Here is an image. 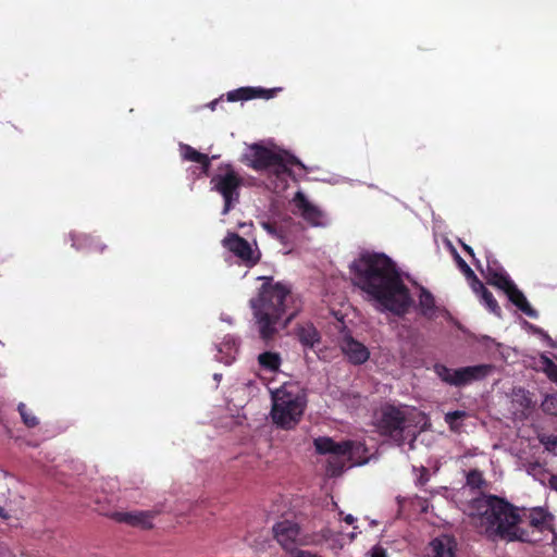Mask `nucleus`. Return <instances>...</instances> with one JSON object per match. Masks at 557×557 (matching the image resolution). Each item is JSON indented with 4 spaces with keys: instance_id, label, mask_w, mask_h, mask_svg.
Here are the masks:
<instances>
[{
    "instance_id": "6ab92c4d",
    "label": "nucleus",
    "mask_w": 557,
    "mask_h": 557,
    "mask_svg": "<svg viewBox=\"0 0 557 557\" xmlns=\"http://www.w3.org/2000/svg\"><path fill=\"white\" fill-rule=\"evenodd\" d=\"M485 278L487 284L495 286L503 292L513 283L507 272L502 267L497 265L496 262H494L493 265L490 263L487 264Z\"/></svg>"
},
{
    "instance_id": "c85d7f7f",
    "label": "nucleus",
    "mask_w": 557,
    "mask_h": 557,
    "mask_svg": "<svg viewBox=\"0 0 557 557\" xmlns=\"http://www.w3.org/2000/svg\"><path fill=\"white\" fill-rule=\"evenodd\" d=\"M467 485L471 488H482L485 485L483 474L478 469H472L467 473Z\"/></svg>"
},
{
    "instance_id": "f03ea898",
    "label": "nucleus",
    "mask_w": 557,
    "mask_h": 557,
    "mask_svg": "<svg viewBox=\"0 0 557 557\" xmlns=\"http://www.w3.org/2000/svg\"><path fill=\"white\" fill-rule=\"evenodd\" d=\"M350 270L355 285L396 315L408 312L412 299L396 263L385 253L364 251L354 260Z\"/></svg>"
},
{
    "instance_id": "f257e3e1",
    "label": "nucleus",
    "mask_w": 557,
    "mask_h": 557,
    "mask_svg": "<svg viewBox=\"0 0 557 557\" xmlns=\"http://www.w3.org/2000/svg\"><path fill=\"white\" fill-rule=\"evenodd\" d=\"M472 516L490 541L532 543L534 533L554 531V516L544 507H518L497 495H483L471 502Z\"/></svg>"
},
{
    "instance_id": "39448f33",
    "label": "nucleus",
    "mask_w": 557,
    "mask_h": 557,
    "mask_svg": "<svg viewBox=\"0 0 557 557\" xmlns=\"http://www.w3.org/2000/svg\"><path fill=\"white\" fill-rule=\"evenodd\" d=\"M307 406L305 393L295 384H284L272 393L271 418L284 430L294 429Z\"/></svg>"
},
{
    "instance_id": "423d86ee",
    "label": "nucleus",
    "mask_w": 557,
    "mask_h": 557,
    "mask_svg": "<svg viewBox=\"0 0 557 557\" xmlns=\"http://www.w3.org/2000/svg\"><path fill=\"white\" fill-rule=\"evenodd\" d=\"M212 189L218 191L224 200L223 214L239 202V189L243 185V177L231 164L219 168V172L211 177Z\"/></svg>"
},
{
    "instance_id": "e433bc0d",
    "label": "nucleus",
    "mask_w": 557,
    "mask_h": 557,
    "mask_svg": "<svg viewBox=\"0 0 557 557\" xmlns=\"http://www.w3.org/2000/svg\"><path fill=\"white\" fill-rule=\"evenodd\" d=\"M469 280H471V288L476 295L480 296L484 289H487L475 274L474 277H469Z\"/></svg>"
},
{
    "instance_id": "393cba45",
    "label": "nucleus",
    "mask_w": 557,
    "mask_h": 557,
    "mask_svg": "<svg viewBox=\"0 0 557 557\" xmlns=\"http://www.w3.org/2000/svg\"><path fill=\"white\" fill-rule=\"evenodd\" d=\"M467 416L468 413L463 410H455L447 412L444 420L453 432H457L461 428V424L458 421L465 419Z\"/></svg>"
},
{
    "instance_id": "dca6fc26",
    "label": "nucleus",
    "mask_w": 557,
    "mask_h": 557,
    "mask_svg": "<svg viewBox=\"0 0 557 557\" xmlns=\"http://www.w3.org/2000/svg\"><path fill=\"white\" fill-rule=\"evenodd\" d=\"M341 347L343 352L354 364H362L370 357L369 349L362 343L354 339L350 335L344 336Z\"/></svg>"
},
{
    "instance_id": "79ce46f5",
    "label": "nucleus",
    "mask_w": 557,
    "mask_h": 557,
    "mask_svg": "<svg viewBox=\"0 0 557 557\" xmlns=\"http://www.w3.org/2000/svg\"><path fill=\"white\" fill-rule=\"evenodd\" d=\"M0 518L3 520H9L11 518V515L0 506Z\"/></svg>"
},
{
    "instance_id": "f704fd0d",
    "label": "nucleus",
    "mask_w": 557,
    "mask_h": 557,
    "mask_svg": "<svg viewBox=\"0 0 557 557\" xmlns=\"http://www.w3.org/2000/svg\"><path fill=\"white\" fill-rule=\"evenodd\" d=\"M541 362L543 366V371L547 377H549L557 370V364L546 356L541 357Z\"/></svg>"
},
{
    "instance_id": "c9c22d12",
    "label": "nucleus",
    "mask_w": 557,
    "mask_h": 557,
    "mask_svg": "<svg viewBox=\"0 0 557 557\" xmlns=\"http://www.w3.org/2000/svg\"><path fill=\"white\" fill-rule=\"evenodd\" d=\"M539 440L546 450L550 451L557 447V435H542Z\"/></svg>"
},
{
    "instance_id": "c756f323",
    "label": "nucleus",
    "mask_w": 557,
    "mask_h": 557,
    "mask_svg": "<svg viewBox=\"0 0 557 557\" xmlns=\"http://www.w3.org/2000/svg\"><path fill=\"white\" fill-rule=\"evenodd\" d=\"M541 408L546 414L557 416V393L546 395Z\"/></svg>"
},
{
    "instance_id": "bb28decb",
    "label": "nucleus",
    "mask_w": 557,
    "mask_h": 557,
    "mask_svg": "<svg viewBox=\"0 0 557 557\" xmlns=\"http://www.w3.org/2000/svg\"><path fill=\"white\" fill-rule=\"evenodd\" d=\"M251 99H253V91L250 87H240L227 92V101L231 102Z\"/></svg>"
},
{
    "instance_id": "a18cd8bd",
    "label": "nucleus",
    "mask_w": 557,
    "mask_h": 557,
    "mask_svg": "<svg viewBox=\"0 0 557 557\" xmlns=\"http://www.w3.org/2000/svg\"><path fill=\"white\" fill-rule=\"evenodd\" d=\"M355 517L351 516V515H347L345 518H344V521L348 524H352L355 522Z\"/></svg>"
},
{
    "instance_id": "2f4dec72",
    "label": "nucleus",
    "mask_w": 557,
    "mask_h": 557,
    "mask_svg": "<svg viewBox=\"0 0 557 557\" xmlns=\"http://www.w3.org/2000/svg\"><path fill=\"white\" fill-rule=\"evenodd\" d=\"M453 253L458 268L467 276V278L474 277L475 273L473 272V270L468 265V263L458 255V252L454 248Z\"/></svg>"
},
{
    "instance_id": "f3484780",
    "label": "nucleus",
    "mask_w": 557,
    "mask_h": 557,
    "mask_svg": "<svg viewBox=\"0 0 557 557\" xmlns=\"http://www.w3.org/2000/svg\"><path fill=\"white\" fill-rule=\"evenodd\" d=\"M72 247L78 251L103 253L107 249L98 236L89 234H71Z\"/></svg>"
},
{
    "instance_id": "f8f14e48",
    "label": "nucleus",
    "mask_w": 557,
    "mask_h": 557,
    "mask_svg": "<svg viewBox=\"0 0 557 557\" xmlns=\"http://www.w3.org/2000/svg\"><path fill=\"white\" fill-rule=\"evenodd\" d=\"M292 165H298L305 169V165L298 158L284 151L283 153H278V160L268 170L281 182L282 188L287 186V178L293 177Z\"/></svg>"
},
{
    "instance_id": "58836bf2",
    "label": "nucleus",
    "mask_w": 557,
    "mask_h": 557,
    "mask_svg": "<svg viewBox=\"0 0 557 557\" xmlns=\"http://www.w3.org/2000/svg\"><path fill=\"white\" fill-rule=\"evenodd\" d=\"M543 341L547 344L550 348H557V343L548 335L547 332H544V335H542Z\"/></svg>"
},
{
    "instance_id": "72a5a7b5",
    "label": "nucleus",
    "mask_w": 557,
    "mask_h": 557,
    "mask_svg": "<svg viewBox=\"0 0 557 557\" xmlns=\"http://www.w3.org/2000/svg\"><path fill=\"white\" fill-rule=\"evenodd\" d=\"M541 362L543 366V371L547 377H549L557 370V364L546 356L541 357Z\"/></svg>"
},
{
    "instance_id": "a878e982",
    "label": "nucleus",
    "mask_w": 557,
    "mask_h": 557,
    "mask_svg": "<svg viewBox=\"0 0 557 557\" xmlns=\"http://www.w3.org/2000/svg\"><path fill=\"white\" fill-rule=\"evenodd\" d=\"M480 297L482 302L491 312H493L497 317L502 315V309L497 300L494 298L493 294L488 289H484Z\"/></svg>"
},
{
    "instance_id": "412c9836",
    "label": "nucleus",
    "mask_w": 557,
    "mask_h": 557,
    "mask_svg": "<svg viewBox=\"0 0 557 557\" xmlns=\"http://www.w3.org/2000/svg\"><path fill=\"white\" fill-rule=\"evenodd\" d=\"M258 364L265 372L276 373L282 364V357L278 352L264 351L258 356Z\"/></svg>"
},
{
    "instance_id": "c03bdc74",
    "label": "nucleus",
    "mask_w": 557,
    "mask_h": 557,
    "mask_svg": "<svg viewBox=\"0 0 557 557\" xmlns=\"http://www.w3.org/2000/svg\"><path fill=\"white\" fill-rule=\"evenodd\" d=\"M221 99H215L209 103V108L214 111L216 109V106L220 103Z\"/></svg>"
},
{
    "instance_id": "9b49d317",
    "label": "nucleus",
    "mask_w": 557,
    "mask_h": 557,
    "mask_svg": "<svg viewBox=\"0 0 557 557\" xmlns=\"http://www.w3.org/2000/svg\"><path fill=\"white\" fill-rule=\"evenodd\" d=\"M493 371L491 364H475L455 369L456 387H462L487 377Z\"/></svg>"
},
{
    "instance_id": "20e7f679",
    "label": "nucleus",
    "mask_w": 557,
    "mask_h": 557,
    "mask_svg": "<svg viewBox=\"0 0 557 557\" xmlns=\"http://www.w3.org/2000/svg\"><path fill=\"white\" fill-rule=\"evenodd\" d=\"M315 451L320 455H330L326 470L331 476L343 473L347 463L362 466L368 462V448L364 443L358 441L335 442L332 437L320 436L314 438Z\"/></svg>"
},
{
    "instance_id": "a19ab883",
    "label": "nucleus",
    "mask_w": 557,
    "mask_h": 557,
    "mask_svg": "<svg viewBox=\"0 0 557 557\" xmlns=\"http://www.w3.org/2000/svg\"><path fill=\"white\" fill-rule=\"evenodd\" d=\"M530 329L532 330V332L536 335H540L542 337V335H544V330L539 327V326H535V325H532L530 324Z\"/></svg>"
},
{
    "instance_id": "aec40b11",
    "label": "nucleus",
    "mask_w": 557,
    "mask_h": 557,
    "mask_svg": "<svg viewBox=\"0 0 557 557\" xmlns=\"http://www.w3.org/2000/svg\"><path fill=\"white\" fill-rule=\"evenodd\" d=\"M295 334L305 348H313L315 344L321 342V335L311 322L298 324Z\"/></svg>"
},
{
    "instance_id": "b1692460",
    "label": "nucleus",
    "mask_w": 557,
    "mask_h": 557,
    "mask_svg": "<svg viewBox=\"0 0 557 557\" xmlns=\"http://www.w3.org/2000/svg\"><path fill=\"white\" fill-rule=\"evenodd\" d=\"M434 372L436 373V375L446 384L448 385H451V386H455V369H450L448 368L447 366L445 364H442V363H435L434 367Z\"/></svg>"
},
{
    "instance_id": "37998d69",
    "label": "nucleus",
    "mask_w": 557,
    "mask_h": 557,
    "mask_svg": "<svg viewBox=\"0 0 557 557\" xmlns=\"http://www.w3.org/2000/svg\"><path fill=\"white\" fill-rule=\"evenodd\" d=\"M461 246H462V249H463L468 255H470L472 258H474L473 249H472L469 245H467V244H463V243H462V244H461Z\"/></svg>"
},
{
    "instance_id": "5701e85b",
    "label": "nucleus",
    "mask_w": 557,
    "mask_h": 557,
    "mask_svg": "<svg viewBox=\"0 0 557 557\" xmlns=\"http://www.w3.org/2000/svg\"><path fill=\"white\" fill-rule=\"evenodd\" d=\"M183 149H184L183 156L186 160L201 164L202 170L205 172H207L209 170L211 161L207 154L197 151L196 149H194L193 147H190L188 145H185L183 147Z\"/></svg>"
},
{
    "instance_id": "cd10ccee",
    "label": "nucleus",
    "mask_w": 557,
    "mask_h": 557,
    "mask_svg": "<svg viewBox=\"0 0 557 557\" xmlns=\"http://www.w3.org/2000/svg\"><path fill=\"white\" fill-rule=\"evenodd\" d=\"M17 410L23 420V423L27 428H35L39 424L38 419L29 411L24 403H20L17 406Z\"/></svg>"
},
{
    "instance_id": "473e14b6",
    "label": "nucleus",
    "mask_w": 557,
    "mask_h": 557,
    "mask_svg": "<svg viewBox=\"0 0 557 557\" xmlns=\"http://www.w3.org/2000/svg\"><path fill=\"white\" fill-rule=\"evenodd\" d=\"M253 91V99L262 98V99H271L275 96L276 89H265L261 87H250Z\"/></svg>"
},
{
    "instance_id": "ddd939ff",
    "label": "nucleus",
    "mask_w": 557,
    "mask_h": 557,
    "mask_svg": "<svg viewBox=\"0 0 557 557\" xmlns=\"http://www.w3.org/2000/svg\"><path fill=\"white\" fill-rule=\"evenodd\" d=\"M113 519L116 522L125 523L131 527L140 528L144 530H150L153 528V519L156 517L154 511H132V512H124V511H117L113 513Z\"/></svg>"
},
{
    "instance_id": "7ed1b4c3",
    "label": "nucleus",
    "mask_w": 557,
    "mask_h": 557,
    "mask_svg": "<svg viewBox=\"0 0 557 557\" xmlns=\"http://www.w3.org/2000/svg\"><path fill=\"white\" fill-rule=\"evenodd\" d=\"M258 296L250 299L259 337L269 344L280 330L285 329L297 315L300 307L296 305L290 287L274 282L272 276H262Z\"/></svg>"
},
{
    "instance_id": "2eb2a0df",
    "label": "nucleus",
    "mask_w": 557,
    "mask_h": 557,
    "mask_svg": "<svg viewBox=\"0 0 557 557\" xmlns=\"http://www.w3.org/2000/svg\"><path fill=\"white\" fill-rule=\"evenodd\" d=\"M429 549L426 557H456L457 541L451 535H440L430 542Z\"/></svg>"
},
{
    "instance_id": "1a4fd4ad",
    "label": "nucleus",
    "mask_w": 557,
    "mask_h": 557,
    "mask_svg": "<svg viewBox=\"0 0 557 557\" xmlns=\"http://www.w3.org/2000/svg\"><path fill=\"white\" fill-rule=\"evenodd\" d=\"M278 160V152H274L259 144L250 146L249 153H245L242 162L255 171L269 170Z\"/></svg>"
},
{
    "instance_id": "49530a36",
    "label": "nucleus",
    "mask_w": 557,
    "mask_h": 557,
    "mask_svg": "<svg viewBox=\"0 0 557 557\" xmlns=\"http://www.w3.org/2000/svg\"><path fill=\"white\" fill-rule=\"evenodd\" d=\"M548 379L557 384V370Z\"/></svg>"
},
{
    "instance_id": "ea45409f",
    "label": "nucleus",
    "mask_w": 557,
    "mask_h": 557,
    "mask_svg": "<svg viewBox=\"0 0 557 557\" xmlns=\"http://www.w3.org/2000/svg\"><path fill=\"white\" fill-rule=\"evenodd\" d=\"M549 487L554 491H557V475L552 474L548 480Z\"/></svg>"
},
{
    "instance_id": "6e6552de",
    "label": "nucleus",
    "mask_w": 557,
    "mask_h": 557,
    "mask_svg": "<svg viewBox=\"0 0 557 557\" xmlns=\"http://www.w3.org/2000/svg\"><path fill=\"white\" fill-rule=\"evenodd\" d=\"M222 245L247 268H252L260 261V250L252 248L250 243L237 233H227L222 240Z\"/></svg>"
},
{
    "instance_id": "0eeeda50",
    "label": "nucleus",
    "mask_w": 557,
    "mask_h": 557,
    "mask_svg": "<svg viewBox=\"0 0 557 557\" xmlns=\"http://www.w3.org/2000/svg\"><path fill=\"white\" fill-rule=\"evenodd\" d=\"M376 428L380 434L401 443L406 428L405 412L393 405L384 406L377 418Z\"/></svg>"
},
{
    "instance_id": "4468645a",
    "label": "nucleus",
    "mask_w": 557,
    "mask_h": 557,
    "mask_svg": "<svg viewBox=\"0 0 557 557\" xmlns=\"http://www.w3.org/2000/svg\"><path fill=\"white\" fill-rule=\"evenodd\" d=\"M296 207L299 209L301 216L312 226H323L325 224L324 212L311 203L307 197L298 191L295 196Z\"/></svg>"
},
{
    "instance_id": "a211bd4d",
    "label": "nucleus",
    "mask_w": 557,
    "mask_h": 557,
    "mask_svg": "<svg viewBox=\"0 0 557 557\" xmlns=\"http://www.w3.org/2000/svg\"><path fill=\"white\" fill-rule=\"evenodd\" d=\"M504 293L507 295L509 301L512 302L525 315L532 319L539 318V312L529 304L524 294L517 287L515 283H512Z\"/></svg>"
},
{
    "instance_id": "7c9ffc66",
    "label": "nucleus",
    "mask_w": 557,
    "mask_h": 557,
    "mask_svg": "<svg viewBox=\"0 0 557 557\" xmlns=\"http://www.w3.org/2000/svg\"><path fill=\"white\" fill-rule=\"evenodd\" d=\"M262 227L270 234L272 237L278 239L282 243H285L286 236L281 226L273 222H263Z\"/></svg>"
},
{
    "instance_id": "9d476101",
    "label": "nucleus",
    "mask_w": 557,
    "mask_h": 557,
    "mask_svg": "<svg viewBox=\"0 0 557 557\" xmlns=\"http://www.w3.org/2000/svg\"><path fill=\"white\" fill-rule=\"evenodd\" d=\"M273 533L275 540L282 545L286 553L292 549H297L295 547L297 544H306L299 537L300 527L294 521L284 520L275 523L273 527Z\"/></svg>"
},
{
    "instance_id": "4be33fe9",
    "label": "nucleus",
    "mask_w": 557,
    "mask_h": 557,
    "mask_svg": "<svg viewBox=\"0 0 557 557\" xmlns=\"http://www.w3.org/2000/svg\"><path fill=\"white\" fill-rule=\"evenodd\" d=\"M419 307L421 313L426 318H432L435 311V299L430 290L425 287L420 288Z\"/></svg>"
},
{
    "instance_id": "4c0bfd02",
    "label": "nucleus",
    "mask_w": 557,
    "mask_h": 557,
    "mask_svg": "<svg viewBox=\"0 0 557 557\" xmlns=\"http://www.w3.org/2000/svg\"><path fill=\"white\" fill-rule=\"evenodd\" d=\"M371 557H387L386 550L383 547L376 545L371 550Z\"/></svg>"
}]
</instances>
